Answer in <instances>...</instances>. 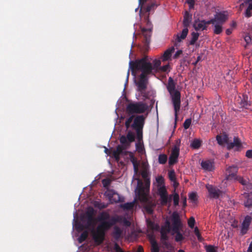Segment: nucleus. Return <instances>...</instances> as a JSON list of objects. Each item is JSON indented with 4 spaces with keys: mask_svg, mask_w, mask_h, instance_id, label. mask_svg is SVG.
<instances>
[{
    "mask_svg": "<svg viewBox=\"0 0 252 252\" xmlns=\"http://www.w3.org/2000/svg\"><path fill=\"white\" fill-rule=\"evenodd\" d=\"M174 51L173 47L166 50L160 59H155L151 62L149 57L145 56L141 59L130 61L126 78L128 79L129 69L133 76L134 79H148L155 77L157 79H164L170 71L169 63L161 66V61L164 62L170 59L171 54Z\"/></svg>",
    "mask_w": 252,
    "mask_h": 252,
    "instance_id": "obj_1",
    "label": "nucleus"
},
{
    "mask_svg": "<svg viewBox=\"0 0 252 252\" xmlns=\"http://www.w3.org/2000/svg\"><path fill=\"white\" fill-rule=\"evenodd\" d=\"M97 221L100 224L91 230L92 238L96 245H99L103 242L106 231L117 222H123L126 226H129L130 222L122 216L114 215L111 217L109 212L104 211L100 212L97 217Z\"/></svg>",
    "mask_w": 252,
    "mask_h": 252,
    "instance_id": "obj_2",
    "label": "nucleus"
},
{
    "mask_svg": "<svg viewBox=\"0 0 252 252\" xmlns=\"http://www.w3.org/2000/svg\"><path fill=\"white\" fill-rule=\"evenodd\" d=\"M141 175L144 181L136 179L137 186L135 190V194L137 198L144 205L145 210L151 214L153 212L156 204L149 196L150 180L148 170H142Z\"/></svg>",
    "mask_w": 252,
    "mask_h": 252,
    "instance_id": "obj_3",
    "label": "nucleus"
},
{
    "mask_svg": "<svg viewBox=\"0 0 252 252\" xmlns=\"http://www.w3.org/2000/svg\"><path fill=\"white\" fill-rule=\"evenodd\" d=\"M147 108V105L144 103H130L126 106V112L129 115L132 116L129 117L126 121L125 125L127 129L132 128L136 130L138 139L142 137L141 129L143 127L144 117L143 116H139L135 118L134 114L142 113L144 112Z\"/></svg>",
    "mask_w": 252,
    "mask_h": 252,
    "instance_id": "obj_4",
    "label": "nucleus"
},
{
    "mask_svg": "<svg viewBox=\"0 0 252 252\" xmlns=\"http://www.w3.org/2000/svg\"><path fill=\"white\" fill-rule=\"evenodd\" d=\"M171 220L172 225L168 220H166L161 227L160 232L162 238L166 239L167 233H170L171 235L175 236V240L177 242H180L183 240L184 237L181 232L182 224L178 214L173 213Z\"/></svg>",
    "mask_w": 252,
    "mask_h": 252,
    "instance_id": "obj_5",
    "label": "nucleus"
},
{
    "mask_svg": "<svg viewBox=\"0 0 252 252\" xmlns=\"http://www.w3.org/2000/svg\"><path fill=\"white\" fill-rule=\"evenodd\" d=\"M177 80H169L167 89L171 96L172 101L175 111V117L176 119L177 114L180 109L181 94L179 90L181 87L176 85L175 81Z\"/></svg>",
    "mask_w": 252,
    "mask_h": 252,
    "instance_id": "obj_6",
    "label": "nucleus"
},
{
    "mask_svg": "<svg viewBox=\"0 0 252 252\" xmlns=\"http://www.w3.org/2000/svg\"><path fill=\"white\" fill-rule=\"evenodd\" d=\"M154 185L157 189V193L160 196L161 204L162 205H166L171 199V198L167 195L163 178L161 176L157 177Z\"/></svg>",
    "mask_w": 252,
    "mask_h": 252,
    "instance_id": "obj_7",
    "label": "nucleus"
},
{
    "mask_svg": "<svg viewBox=\"0 0 252 252\" xmlns=\"http://www.w3.org/2000/svg\"><path fill=\"white\" fill-rule=\"evenodd\" d=\"M217 140L219 145H227V148L228 149L234 148L236 150H239L243 148L242 144L240 140L237 137H234L233 142H229L228 137L226 134L222 135H218Z\"/></svg>",
    "mask_w": 252,
    "mask_h": 252,
    "instance_id": "obj_8",
    "label": "nucleus"
},
{
    "mask_svg": "<svg viewBox=\"0 0 252 252\" xmlns=\"http://www.w3.org/2000/svg\"><path fill=\"white\" fill-rule=\"evenodd\" d=\"M206 188L208 191L210 197L218 198H221L224 196L225 197L226 199H228V197L225 195V194L223 192L220 190L213 185L208 184L206 185Z\"/></svg>",
    "mask_w": 252,
    "mask_h": 252,
    "instance_id": "obj_9",
    "label": "nucleus"
},
{
    "mask_svg": "<svg viewBox=\"0 0 252 252\" xmlns=\"http://www.w3.org/2000/svg\"><path fill=\"white\" fill-rule=\"evenodd\" d=\"M104 195L108 198L110 203L122 202L124 200L123 197L113 189H107Z\"/></svg>",
    "mask_w": 252,
    "mask_h": 252,
    "instance_id": "obj_10",
    "label": "nucleus"
},
{
    "mask_svg": "<svg viewBox=\"0 0 252 252\" xmlns=\"http://www.w3.org/2000/svg\"><path fill=\"white\" fill-rule=\"evenodd\" d=\"M228 19L227 15L224 12L217 13L214 16V18L211 19L208 21V23L214 24L215 23L222 25Z\"/></svg>",
    "mask_w": 252,
    "mask_h": 252,
    "instance_id": "obj_11",
    "label": "nucleus"
},
{
    "mask_svg": "<svg viewBox=\"0 0 252 252\" xmlns=\"http://www.w3.org/2000/svg\"><path fill=\"white\" fill-rule=\"evenodd\" d=\"M94 210L92 207L88 208L86 213L85 216L87 219V226L88 228L90 226L94 227Z\"/></svg>",
    "mask_w": 252,
    "mask_h": 252,
    "instance_id": "obj_12",
    "label": "nucleus"
},
{
    "mask_svg": "<svg viewBox=\"0 0 252 252\" xmlns=\"http://www.w3.org/2000/svg\"><path fill=\"white\" fill-rule=\"evenodd\" d=\"M238 172V167L236 166L232 165L229 166L226 170V180H236V174Z\"/></svg>",
    "mask_w": 252,
    "mask_h": 252,
    "instance_id": "obj_13",
    "label": "nucleus"
},
{
    "mask_svg": "<svg viewBox=\"0 0 252 252\" xmlns=\"http://www.w3.org/2000/svg\"><path fill=\"white\" fill-rule=\"evenodd\" d=\"M208 21H206L204 20H199V19L195 20L193 24V27L196 31H204L207 30V25L211 23H208Z\"/></svg>",
    "mask_w": 252,
    "mask_h": 252,
    "instance_id": "obj_14",
    "label": "nucleus"
},
{
    "mask_svg": "<svg viewBox=\"0 0 252 252\" xmlns=\"http://www.w3.org/2000/svg\"><path fill=\"white\" fill-rule=\"evenodd\" d=\"M179 145H176L173 148L171 155L169 157V163L170 165L175 163L177 161L179 155Z\"/></svg>",
    "mask_w": 252,
    "mask_h": 252,
    "instance_id": "obj_15",
    "label": "nucleus"
},
{
    "mask_svg": "<svg viewBox=\"0 0 252 252\" xmlns=\"http://www.w3.org/2000/svg\"><path fill=\"white\" fill-rule=\"evenodd\" d=\"M142 32L144 36L143 42L145 49L148 48L149 45L151 41V37L152 34L151 29H147L143 28L142 29Z\"/></svg>",
    "mask_w": 252,
    "mask_h": 252,
    "instance_id": "obj_16",
    "label": "nucleus"
},
{
    "mask_svg": "<svg viewBox=\"0 0 252 252\" xmlns=\"http://www.w3.org/2000/svg\"><path fill=\"white\" fill-rule=\"evenodd\" d=\"M202 168L206 171H212L214 169V162L212 160L205 159L201 162Z\"/></svg>",
    "mask_w": 252,
    "mask_h": 252,
    "instance_id": "obj_17",
    "label": "nucleus"
},
{
    "mask_svg": "<svg viewBox=\"0 0 252 252\" xmlns=\"http://www.w3.org/2000/svg\"><path fill=\"white\" fill-rule=\"evenodd\" d=\"M251 220L252 218L250 216H247L245 217L241 226V232L242 234H245L247 233L249 229Z\"/></svg>",
    "mask_w": 252,
    "mask_h": 252,
    "instance_id": "obj_18",
    "label": "nucleus"
},
{
    "mask_svg": "<svg viewBox=\"0 0 252 252\" xmlns=\"http://www.w3.org/2000/svg\"><path fill=\"white\" fill-rule=\"evenodd\" d=\"M244 198L246 199L244 201V205L246 207H249L252 206V193L245 192L243 194Z\"/></svg>",
    "mask_w": 252,
    "mask_h": 252,
    "instance_id": "obj_19",
    "label": "nucleus"
},
{
    "mask_svg": "<svg viewBox=\"0 0 252 252\" xmlns=\"http://www.w3.org/2000/svg\"><path fill=\"white\" fill-rule=\"evenodd\" d=\"M192 19V15L188 11H186L184 16L183 26L188 27L189 26Z\"/></svg>",
    "mask_w": 252,
    "mask_h": 252,
    "instance_id": "obj_20",
    "label": "nucleus"
},
{
    "mask_svg": "<svg viewBox=\"0 0 252 252\" xmlns=\"http://www.w3.org/2000/svg\"><path fill=\"white\" fill-rule=\"evenodd\" d=\"M139 91H142L146 88L147 80H134Z\"/></svg>",
    "mask_w": 252,
    "mask_h": 252,
    "instance_id": "obj_21",
    "label": "nucleus"
},
{
    "mask_svg": "<svg viewBox=\"0 0 252 252\" xmlns=\"http://www.w3.org/2000/svg\"><path fill=\"white\" fill-rule=\"evenodd\" d=\"M189 32V30L188 27H184L183 30L182 31L181 34L180 35H177V41L178 42L181 41L182 39H184L187 36Z\"/></svg>",
    "mask_w": 252,
    "mask_h": 252,
    "instance_id": "obj_22",
    "label": "nucleus"
},
{
    "mask_svg": "<svg viewBox=\"0 0 252 252\" xmlns=\"http://www.w3.org/2000/svg\"><path fill=\"white\" fill-rule=\"evenodd\" d=\"M248 97L245 95H243L242 96H239L238 99V101L241 107H245L249 105L248 102Z\"/></svg>",
    "mask_w": 252,
    "mask_h": 252,
    "instance_id": "obj_23",
    "label": "nucleus"
},
{
    "mask_svg": "<svg viewBox=\"0 0 252 252\" xmlns=\"http://www.w3.org/2000/svg\"><path fill=\"white\" fill-rule=\"evenodd\" d=\"M147 0H139V5L141 6V8L140 9V12L142 10V8H143V10L145 11L146 12H149L154 7L155 4L154 3H152L151 4H149L147 5L145 8H142V6L145 2Z\"/></svg>",
    "mask_w": 252,
    "mask_h": 252,
    "instance_id": "obj_24",
    "label": "nucleus"
},
{
    "mask_svg": "<svg viewBox=\"0 0 252 252\" xmlns=\"http://www.w3.org/2000/svg\"><path fill=\"white\" fill-rule=\"evenodd\" d=\"M168 176L169 179L173 182V185L174 188H177L178 186V183L176 180V175L174 171L170 170L168 173Z\"/></svg>",
    "mask_w": 252,
    "mask_h": 252,
    "instance_id": "obj_25",
    "label": "nucleus"
},
{
    "mask_svg": "<svg viewBox=\"0 0 252 252\" xmlns=\"http://www.w3.org/2000/svg\"><path fill=\"white\" fill-rule=\"evenodd\" d=\"M129 156L130 158V160L133 164L134 172L136 174L138 170V165L137 163L136 159L132 153H129Z\"/></svg>",
    "mask_w": 252,
    "mask_h": 252,
    "instance_id": "obj_26",
    "label": "nucleus"
},
{
    "mask_svg": "<svg viewBox=\"0 0 252 252\" xmlns=\"http://www.w3.org/2000/svg\"><path fill=\"white\" fill-rule=\"evenodd\" d=\"M246 2L249 3V6L246 10L245 16L247 18H249L252 15L251 12L252 11V0H246Z\"/></svg>",
    "mask_w": 252,
    "mask_h": 252,
    "instance_id": "obj_27",
    "label": "nucleus"
},
{
    "mask_svg": "<svg viewBox=\"0 0 252 252\" xmlns=\"http://www.w3.org/2000/svg\"><path fill=\"white\" fill-rule=\"evenodd\" d=\"M122 230L118 226H115L114 227L113 235L114 238L118 240L122 236Z\"/></svg>",
    "mask_w": 252,
    "mask_h": 252,
    "instance_id": "obj_28",
    "label": "nucleus"
},
{
    "mask_svg": "<svg viewBox=\"0 0 252 252\" xmlns=\"http://www.w3.org/2000/svg\"><path fill=\"white\" fill-rule=\"evenodd\" d=\"M134 203L135 201L131 202H127L124 204H121L120 207L125 210H131L133 209Z\"/></svg>",
    "mask_w": 252,
    "mask_h": 252,
    "instance_id": "obj_29",
    "label": "nucleus"
},
{
    "mask_svg": "<svg viewBox=\"0 0 252 252\" xmlns=\"http://www.w3.org/2000/svg\"><path fill=\"white\" fill-rule=\"evenodd\" d=\"M220 206H221L222 205L220 204V202H219L218 206V209L220 211L219 216L221 218L224 219V221L226 222V220L227 219L226 216L228 215L227 212L225 213L224 210L220 208Z\"/></svg>",
    "mask_w": 252,
    "mask_h": 252,
    "instance_id": "obj_30",
    "label": "nucleus"
},
{
    "mask_svg": "<svg viewBox=\"0 0 252 252\" xmlns=\"http://www.w3.org/2000/svg\"><path fill=\"white\" fill-rule=\"evenodd\" d=\"M147 223L148 227L153 230H157L159 228V226L157 224L149 220H147Z\"/></svg>",
    "mask_w": 252,
    "mask_h": 252,
    "instance_id": "obj_31",
    "label": "nucleus"
},
{
    "mask_svg": "<svg viewBox=\"0 0 252 252\" xmlns=\"http://www.w3.org/2000/svg\"><path fill=\"white\" fill-rule=\"evenodd\" d=\"M191 38L189 41V44L193 45L195 44L196 41L197 40L199 34L198 32H192L191 34Z\"/></svg>",
    "mask_w": 252,
    "mask_h": 252,
    "instance_id": "obj_32",
    "label": "nucleus"
},
{
    "mask_svg": "<svg viewBox=\"0 0 252 252\" xmlns=\"http://www.w3.org/2000/svg\"><path fill=\"white\" fill-rule=\"evenodd\" d=\"M94 205L95 207L102 209L106 208L108 206V204L101 202L100 201H95L94 203Z\"/></svg>",
    "mask_w": 252,
    "mask_h": 252,
    "instance_id": "obj_33",
    "label": "nucleus"
},
{
    "mask_svg": "<svg viewBox=\"0 0 252 252\" xmlns=\"http://www.w3.org/2000/svg\"><path fill=\"white\" fill-rule=\"evenodd\" d=\"M122 152V147L120 146H118L117 149L113 152V155L116 160H118L120 158V155Z\"/></svg>",
    "mask_w": 252,
    "mask_h": 252,
    "instance_id": "obj_34",
    "label": "nucleus"
},
{
    "mask_svg": "<svg viewBox=\"0 0 252 252\" xmlns=\"http://www.w3.org/2000/svg\"><path fill=\"white\" fill-rule=\"evenodd\" d=\"M120 141L121 143L123 145V146L125 148L129 146L130 143L128 142L127 137L125 136H122L120 137Z\"/></svg>",
    "mask_w": 252,
    "mask_h": 252,
    "instance_id": "obj_35",
    "label": "nucleus"
},
{
    "mask_svg": "<svg viewBox=\"0 0 252 252\" xmlns=\"http://www.w3.org/2000/svg\"><path fill=\"white\" fill-rule=\"evenodd\" d=\"M136 149L140 154H144L145 153L143 145L140 142L136 144Z\"/></svg>",
    "mask_w": 252,
    "mask_h": 252,
    "instance_id": "obj_36",
    "label": "nucleus"
},
{
    "mask_svg": "<svg viewBox=\"0 0 252 252\" xmlns=\"http://www.w3.org/2000/svg\"><path fill=\"white\" fill-rule=\"evenodd\" d=\"M201 145V141L198 139H194L193 140L190 144V146L192 148L194 149L198 148Z\"/></svg>",
    "mask_w": 252,
    "mask_h": 252,
    "instance_id": "obj_37",
    "label": "nucleus"
},
{
    "mask_svg": "<svg viewBox=\"0 0 252 252\" xmlns=\"http://www.w3.org/2000/svg\"><path fill=\"white\" fill-rule=\"evenodd\" d=\"M222 32V25L216 23L215 25L214 32L216 34H219Z\"/></svg>",
    "mask_w": 252,
    "mask_h": 252,
    "instance_id": "obj_38",
    "label": "nucleus"
},
{
    "mask_svg": "<svg viewBox=\"0 0 252 252\" xmlns=\"http://www.w3.org/2000/svg\"><path fill=\"white\" fill-rule=\"evenodd\" d=\"M129 143H131L135 140V134L131 131H128L126 136Z\"/></svg>",
    "mask_w": 252,
    "mask_h": 252,
    "instance_id": "obj_39",
    "label": "nucleus"
},
{
    "mask_svg": "<svg viewBox=\"0 0 252 252\" xmlns=\"http://www.w3.org/2000/svg\"><path fill=\"white\" fill-rule=\"evenodd\" d=\"M88 232L87 231H84L80 236L78 238V241L79 243H82L83 241L86 240L88 237Z\"/></svg>",
    "mask_w": 252,
    "mask_h": 252,
    "instance_id": "obj_40",
    "label": "nucleus"
},
{
    "mask_svg": "<svg viewBox=\"0 0 252 252\" xmlns=\"http://www.w3.org/2000/svg\"><path fill=\"white\" fill-rule=\"evenodd\" d=\"M189 199L191 202L195 203L197 199L196 193L195 192H191L189 193Z\"/></svg>",
    "mask_w": 252,
    "mask_h": 252,
    "instance_id": "obj_41",
    "label": "nucleus"
},
{
    "mask_svg": "<svg viewBox=\"0 0 252 252\" xmlns=\"http://www.w3.org/2000/svg\"><path fill=\"white\" fill-rule=\"evenodd\" d=\"M151 252H159V249L158 244L154 240L152 241Z\"/></svg>",
    "mask_w": 252,
    "mask_h": 252,
    "instance_id": "obj_42",
    "label": "nucleus"
},
{
    "mask_svg": "<svg viewBox=\"0 0 252 252\" xmlns=\"http://www.w3.org/2000/svg\"><path fill=\"white\" fill-rule=\"evenodd\" d=\"M167 161V156L165 155L161 154L158 156V162L160 164H164Z\"/></svg>",
    "mask_w": 252,
    "mask_h": 252,
    "instance_id": "obj_43",
    "label": "nucleus"
},
{
    "mask_svg": "<svg viewBox=\"0 0 252 252\" xmlns=\"http://www.w3.org/2000/svg\"><path fill=\"white\" fill-rule=\"evenodd\" d=\"M173 202L175 206H177L179 204V196L178 194L175 193L173 195Z\"/></svg>",
    "mask_w": 252,
    "mask_h": 252,
    "instance_id": "obj_44",
    "label": "nucleus"
},
{
    "mask_svg": "<svg viewBox=\"0 0 252 252\" xmlns=\"http://www.w3.org/2000/svg\"><path fill=\"white\" fill-rule=\"evenodd\" d=\"M141 168L142 170H149V165L147 160L143 161L141 165Z\"/></svg>",
    "mask_w": 252,
    "mask_h": 252,
    "instance_id": "obj_45",
    "label": "nucleus"
},
{
    "mask_svg": "<svg viewBox=\"0 0 252 252\" xmlns=\"http://www.w3.org/2000/svg\"><path fill=\"white\" fill-rule=\"evenodd\" d=\"M73 227H75V229L79 231H82L84 229V227L77 221L73 224Z\"/></svg>",
    "mask_w": 252,
    "mask_h": 252,
    "instance_id": "obj_46",
    "label": "nucleus"
},
{
    "mask_svg": "<svg viewBox=\"0 0 252 252\" xmlns=\"http://www.w3.org/2000/svg\"><path fill=\"white\" fill-rule=\"evenodd\" d=\"M195 224V220L193 217H191L188 220V225L190 228H193Z\"/></svg>",
    "mask_w": 252,
    "mask_h": 252,
    "instance_id": "obj_47",
    "label": "nucleus"
},
{
    "mask_svg": "<svg viewBox=\"0 0 252 252\" xmlns=\"http://www.w3.org/2000/svg\"><path fill=\"white\" fill-rule=\"evenodd\" d=\"M191 120L190 119H187L186 120V121H185L184 123V127L185 129H188L190 124H191Z\"/></svg>",
    "mask_w": 252,
    "mask_h": 252,
    "instance_id": "obj_48",
    "label": "nucleus"
},
{
    "mask_svg": "<svg viewBox=\"0 0 252 252\" xmlns=\"http://www.w3.org/2000/svg\"><path fill=\"white\" fill-rule=\"evenodd\" d=\"M206 250L207 252H217L216 248L210 245L206 247Z\"/></svg>",
    "mask_w": 252,
    "mask_h": 252,
    "instance_id": "obj_49",
    "label": "nucleus"
},
{
    "mask_svg": "<svg viewBox=\"0 0 252 252\" xmlns=\"http://www.w3.org/2000/svg\"><path fill=\"white\" fill-rule=\"evenodd\" d=\"M102 184L105 188H107L110 185L111 180L109 179H103L102 181Z\"/></svg>",
    "mask_w": 252,
    "mask_h": 252,
    "instance_id": "obj_50",
    "label": "nucleus"
},
{
    "mask_svg": "<svg viewBox=\"0 0 252 252\" xmlns=\"http://www.w3.org/2000/svg\"><path fill=\"white\" fill-rule=\"evenodd\" d=\"M236 180H238L239 182L243 185H246L247 182L246 180H244L243 178L241 177H237Z\"/></svg>",
    "mask_w": 252,
    "mask_h": 252,
    "instance_id": "obj_51",
    "label": "nucleus"
},
{
    "mask_svg": "<svg viewBox=\"0 0 252 252\" xmlns=\"http://www.w3.org/2000/svg\"><path fill=\"white\" fill-rule=\"evenodd\" d=\"M246 156L250 158H252V150H248L246 153Z\"/></svg>",
    "mask_w": 252,
    "mask_h": 252,
    "instance_id": "obj_52",
    "label": "nucleus"
},
{
    "mask_svg": "<svg viewBox=\"0 0 252 252\" xmlns=\"http://www.w3.org/2000/svg\"><path fill=\"white\" fill-rule=\"evenodd\" d=\"M182 51L181 50H178L174 54L173 58L174 59L178 58L180 56V55L182 54Z\"/></svg>",
    "mask_w": 252,
    "mask_h": 252,
    "instance_id": "obj_53",
    "label": "nucleus"
},
{
    "mask_svg": "<svg viewBox=\"0 0 252 252\" xmlns=\"http://www.w3.org/2000/svg\"><path fill=\"white\" fill-rule=\"evenodd\" d=\"M114 249L116 252H124L118 244H116L114 246Z\"/></svg>",
    "mask_w": 252,
    "mask_h": 252,
    "instance_id": "obj_54",
    "label": "nucleus"
},
{
    "mask_svg": "<svg viewBox=\"0 0 252 252\" xmlns=\"http://www.w3.org/2000/svg\"><path fill=\"white\" fill-rule=\"evenodd\" d=\"M226 34L227 35H230L232 32V29H227L226 31Z\"/></svg>",
    "mask_w": 252,
    "mask_h": 252,
    "instance_id": "obj_55",
    "label": "nucleus"
},
{
    "mask_svg": "<svg viewBox=\"0 0 252 252\" xmlns=\"http://www.w3.org/2000/svg\"><path fill=\"white\" fill-rule=\"evenodd\" d=\"M248 252H252V242L250 243L249 248L247 250Z\"/></svg>",
    "mask_w": 252,
    "mask_h": 252,
    "instance_id": "obj_56",
    "label": "nucleus"
},
{
    "mask_svg": "<svg viewBox=\"0 0 252 252\" xmlns=\"http://www.w3.org/2000/svg\"><path fill=\"white\" fill-rule=\"evenodd\" d=\"M194 233L195 234V235H198V234L199 233V230L197 227H195L194 230Z\"/></svg>",
    "mask_w": 252,
    "mask_h": 252,
    "instance_id": "obj_57",
    "label": "nucleus"
},
{
    "mask_svg": "<svg viewBox=\"0 0 252 252\" xmlns=\"http://www.w3.org/2000/svg\"><path fill=\"white\" fill-rule=\"evenodd\" d=\"M187 2L188 4H191L192 5H194V0H187Z\"/></svg>",
    "mask_w": 252,
    "mask_h": 252,
    "instance_id": "obj_58",
    "label": "nucleus"
},
{
    "mask_svg": "<svg viewBox=\"0 0 252 252\" xmlns=\"http://www.w3.org/2000/svg\"><path fill=\"white\" fill-rule=\"evenodd\" d=\"M196 236H197V239L199 241H201L202 240V238L201 236L200 233H198V235H196Z\"/></svg>",
    "mask_w": 252,
    "mask_h": 252,
    "instance_id": "obj_59",
    "label": "nucleus"
},
{
    "mask_svg": "<svg viewBox=\"0 0 252 252\" xmlns=\"http://www.w3.org/2000/svg\"><path fill=\"white\" fill-rule=\"evenodd\" d=\"M237 24H236V23L234 21H233L232 24H231V26L232 27V28H235L236 27Z\"/></svg>",
    "mask_w": 252,
    "mask_h": 252,
    "instance_id": "obj_60",
    "label": "nucleus"
},
{
    "mask_svg": "<svg viewBox=\"0 0 252 252\" xmlns=\"http://www.w3.org/2000/svg\"><path fill=\"white\" fill-rule=\"evenodd\" d=\"M137 252H143V250L142 248L141 247H139L138 248Z\"/></svg>",
    "mask_w": 252,
    "mask_h": 252,
    "instance_id": "obj_61",
    "label": "nucleus"
},
{
    "mask_svg": "<svg viewBox=\"0 0 252 252\" xmlns=\"http://www.w3.org/2000/svg\"><path fill=\"white\" fill-rule=\"evenodd\" d=\"M245 40L247 42H248L249 40H251L250 36H246L245 38Z\"/></svg>",
    "mask_w": 252,
    "mask_h": 252,
    "instance_id": "obj_62",
    "label": "nucleus"
},
{
    "mask_svg": "<svg viewBox=\"0 0 252 252\" xmlns=\"http://www.w3.org/2000/svg\"><path fill=\"white\" fill-rule=\"evenodd\" d=\"M194 7V5H192L191 4H189V7L190 9L193 8Z\"/></svg>",
    "mask_w": 252,
    "mask_h": 252,
    "instance_id": "obj_63",
    "label": "nucleus"
},
{
    "mask_svg": "<svg viewBox=\"0 0 252 252\" xmlns=\"http://www.w3.org/2000/svg\"><path fill=\"white\" fill-rule=\"evenodd\" d=\"M178 252H185L184 250H179L178 251Z\"/></svg>",
    "mask_w": 252,
    "mask_h": 252,
    "instance_id": "obj_64",
    "label": "nucleus"
}]
</instances>
